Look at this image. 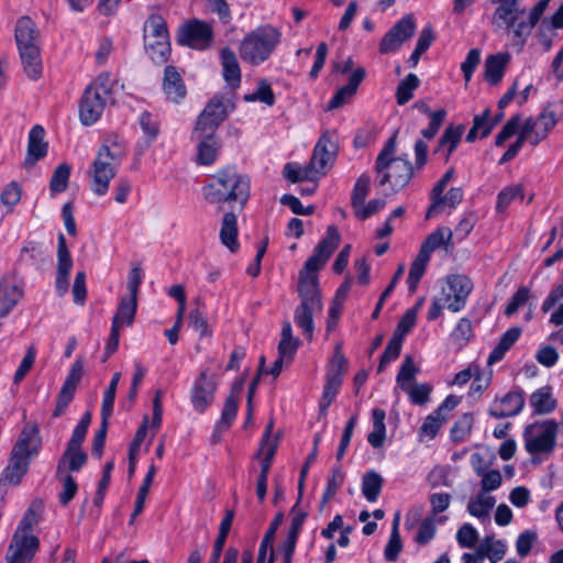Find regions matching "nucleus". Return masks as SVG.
I'll return each mask as SVG.
<instances>
[{
  "instance_id": "864d4df0",
  "label": "nucleus",
  "mask_w": 563,
  "mask_h": 563,
  "mask_svg": "<svg viewBox=\"0 0 563 563\" xmlns=\"http://www.w3.org/2000/svg\"><path fill=\"white\" fill-rule=\"evenodd\" d=\"M419 79L415 74H409L400 81L397 88L396 98L399 104L407 103L411 98L413 90L418 87Z\"/></svg>"
},
{
  "instance_id": "e433bc0d",
  "label": "nucleus",
  "mask_w": 563,
  "mask_h": 563,
  "mask_svg": "<svg viewBox=\"0 0 563 563\" xmlns=\"http://www.w3.org/2000/svg\"><path fill=\"white\" fill-rule=\"evenodd\" d=\"M417 373L418 368L413 364L412 357L406 356L396 377L397 386L402 391H406L410 386L416 384Z\"/></svg>"
},
{
  "instance_id": "13d9d810",
  "label": "nucleus",
  "mask_w": 563,
  "mask_h": 563,
  "mask_svg": "<svg viewBox=\"0 0 563 563\" xmlns=\"http://www.w3.org/2000/svg\"><path fill=\"white\" fill-rule=\"evenodd\" d=\"M521 197L522 189L520 185L508 186L498 194L496 208L499 212H504L514 200Z\"/></svg>"
},
{
  "instance_id": "a878e982",
  "label": "nucleus",
  "mask_w": 563,
  "mask_h": 563,
  "mask_svg": "<svg viewBox=\"0 0 563 563\" xmlns=\"http://www.w3.org/2000/svg\"><path fill=\"white\" fill-rule=\"evenodd\" d=\"M137 308V298L122 297L118 310L112 319V327L121 329L122 327H130L134 321Z\"/></svg>"
},
{
  "instance_id": "58836bf2",
  "label": "nucleus",
  "mask_w": 563,
  "mask_h": 563,
  "mask_svg": "<svg viewBox=\"0 0 563 563\" xmlns=\"http://www.w3.org/2000/svg\"><path fill=\"white\" fill-rule=\"evenodd\" d=\"M383 486V477L376 472H368L363 477L362 493L369 503H375Z\"/></svg>"
},
{
  "instance_id": "0eeeda50",
  "label": "nucleus",
  "mask_w": 563,
  "mask_h": 563,
  "mask_svg": "<svg viewBox=\"0 0 563 563\" xmlns=\"http://www.w3.org/2000/svg\"><path fill=\"white\" fill-rule=\"evenodd\" d=\"M121 157L122 152L117 145H103L99 148L88 170L89 186L95 195L103 196L107 194Z\"/></svg>"
},
{
  "instance_id": "338daca9",
  "label": "nucleus",
  "mask_w": 563,
  "mask_h": 563,
  "mask_svg": "<svg viewBox=\"0 0 563 563\" xmlns=\"http://www.w3.org/2000/svg\"><path fill=\"white\" fill-rule=\"evenodd\" d=\"M417 310L418 308L409 309L401 317L398 325L393 334V336L398 338L400 340H405L406 335L410 332L412 327L416 323L417 319Z\"/></svg>"
},
{
  "instance_id": "ddd939ff",
  "label": "nucleus",
  "mask_w": 563,
  "mask_h": 563,
  "mask_svg": "<svg viewBox=\"0 0 563 563\" xmlns=\"http://www.w3.org/2000/svg\"><path fill=\"white\" fill-rule=\"evenodd\" d=\"M558 122L554 111L547 108L537 118H529L523 123L519 136L531 146L540 144Z\"/></svg>"
},
{
  "instance_id": "b1692460",
  "label": "nucleus",
  "mask_w": 563,
  "mask_h": 563,
  "mask_svg": "<svg viewBox=\"0 0 563 563\" xmlns=\"http://www.w3.org/2000/svg\"><path fill=\"white\" fill-rule=\"evenodd\" d=\"M45 131L42 126L35 125L29 133V146L26 164L32 165L44 157L47 152V144L44 142Z\"/></svg>"
},
{
  "instance_id": "f704fd0d",
  "label": "nucleus",
  "mask_w": 563,
  "mask_h": 563,
  "mask_svg": "<svg viewBox=\"0 0 563 563\" xmlns=\"http://www.w3.org/2000/svg\"><path fill=\"white\" fill-rule=\"evenodd\" d=\"M445 421L446 419L443 418L439 412L435 410L432 411L424 418L421 427L419 428V441L428 442L433 440Z\"/></svg>"
},
{
  "instance_id": "5fc2aeb1",
  "label": "nucleus",
  "mask_w": 563,
  "mask_h": 563,
  "mask_svg": "<svg viewBox=\"0 0 563 563\" xmlns=\"http://www.w3.org/2000/svg\"><path fill=\"white\" fill-rule=\"evenodd\" d=\"M344 474L340 468L332 470L331 476L327 482L325 489L321 499V507H323L331 498L334 497L336 492L343 485Z\"/></svg>"
},
{
  "instance_id": "4c0bfd02",
  "label": "nucleus",
  "mask_w": 563,
  "mask_h": 563,
  "mask_svg": "<svg viewBox=\"0 0 563 563\" xmlns=\"http://www.w3.org/2000/svg\"><path fill=\"white\" fill-rule=\"evenodd\" d=\"M346 363L347 361L341 351V346L338 344L328 364L327 378L342 382L346 372Z\"/></svg>"
},
{
  "instance_id": "09e8293b",
  "label": "nucleus",
  "mask_w": 563,
  "mask_h": 563,
  "mask_svg": "<svg viewBox=\"0 0 563 563\" xmlns=\"http://www.w3.org/2000/svg\"><path fill=\"white\" fill-rule=\"evenodd\" d=\"M86 460L87 455L80 448L68 446L59 463V468L68 467L70 471H79Z\"/></svg>"
},
{
  "instance_id": "412c9836",
  "label": "nucleus",
  "mask_w": 563,
  "mask_h": 563,
  "mask_svg": "<svg viewBox=\"0 0 563 563\" xmlns=\"http://www.w3.org/2000/svg\"><path fill=\"white\" fill-rule=\"evenodd\" d=\"M528 405L533 416H548L554 412L559 406L551 385H543L534 389L528 399Z\"/></svg>"
},
{
  "instance_id": "a18cd8bd",
  "label": "nucleus",
  "mask_w": 563,
  "mask_h": 563,
  "mask_svg": "<svg viewBox=\"0 0 563 563\" xmlns=\"http://www.w3.org/2000/svg\"><path fill=\"white\" fill-rule=\"evenodd\" d=\"M121 378V374L119 372L114 373L111 377L108 388L103 394L102 405H101V417H104V420H109L113 412L114 407V398L117 388Z\"/></svg>"
},
{
  "instance_id": "a19ab883",
  "label": "nucleus",
  "mask_w": 563,
  "mask_h": 563,
  "mask_svg": "<svg viewBox=\"0 0 563 563\" xmlns=\"http://www.w3.org/2000/svg\"><path fill=\"white\" fill-rule=\"evenodd\" d=\"M429 261L430 256L419 251L417 257L411 264L407 279L410 291H415L417 289L418 284L426 272Z\"/></svg>"
},
{
  "instance_id": "2eb2a0df",
  "label": "nucleus",
  "mask_w": 563,
  "mask_h": 563,
  "mask_svg": "<svg viewBox=\"0 0 563 563\" xmlns=\"http://www.w3.org/2000/svg\"><path fill=\"white\" fill-rule=\"evenodd\" d=\"M217 383L213 376L203 369L195 379L190 389V402L198 412H203L213 401Z\"/></svg>"
},
{
  "instance_id": "20e7f679",
  "label": "nucleus",
  "mask_w": 563,
  "mask_h": 563,
  "mask_svg": "<svg viewBox=\"0 0 563 563\" xmlns=\"http://www.w3.org/2000/svg\"><path fill=\"white\" fill-rule=\"evenodd\" d=\"M280 32L269 25L246 34L240 43L239 53L245 63L257 66L267 60L280 43Z\"/></svg>"
},
{
  "instance_id": "423d86ee",
  "label": "nucleus",
  "mask_w": 563,
  "mask_h": 563,
  "mask_svg": "<svg viewBox=\"0 0 563 563\" xmlns=\"http://www.w3.org/2000/svg\"><path fill=\"white\" fill-rule=\"evenodd\" d=\"M114 84L109 73H102L86 88L79 104L82 124L91 125L100 119Z\"/></svg>"
},
{
  "instance_id": "4d7b16f0",
  "label": "nucleus",
  "mask_w": 563,
  "mask_h": 563,
  "mask_svg": "<svg viewBox=\"0 0 563 563\" xmlns=\"http://www.w3.org/2000/svg\"><path fill=\"white\" fill-rule=\"evenodd\" d=\"M71 266V260H58L56 289L60 296L67 292Z\"/></svg>"
},
{
  "instance_id": "473e14b6",
  "label": "nucleus",
  "mask_w": 563,
  "mask_h": 563,
  "mask_svg": "<svg viewBox=\"0 0 563 563\" xmlns=\"http://www.w3.org/2000/svg\"><path fill=\"white\" fill-rule=\"evenodd\" d=\"M463 133V125H449L439 141L437 152H443L444 158L449 159L452 152L457 147Z\"/></svg>"
},
{
  "instance_id": "f03ea898",
  "label": "nucleus",
  "mask_w": 563,
  "mask_h": 563,
  "mask_svg": "<svg viewBox=\"0 0 563 563\" xmlns=\"http://www.w3.org/2000/svg\"><path fill=\"white\" fill-rule=\"evenodd\" d=\"M250 190L251 184L246 176L234 168H224L217 172L203 187V196L207 202L220 210L225 203H238L242 209L249 200Z\"/></svg>"
},
{
  "instance_id": "0e129e2a",
  "label": "nucleus",
  "mask_w": 563,
  "mask_h": 563,
  "mask_svg": "<svg viewBox=\"0 0 563 563\" xmlns=\"http://www.w3.org/2000/svg\"><path fill=\"white\" fill-rule=\"evenodd\" d=\"M21 199V188L16 183L7 185L0 196V203L7 209V212L19 203Z\"/></svg>"
},
{
  "instance_id": "4be33fe9",
  "label": "nucleus",
  "mask_w": 563,
  "mask_h": 563,
  "mask_svg": "<svg viewBox=\"0 0 563 563\" xmlns=\"http://www.w3.org/2000/svg\"><path fill=\"white\" fill-rule=\"evenodd\" d=\"M162 86L166 99L175 103L183 100L187 93L181 76L173 66L165 68Z\"/></svg>"
},
{
  "instance_id": "1a4fd4ad",
  "label": "nucleus",
  "mask_w": 563,
  "mask_h": 563,
  "mask_svg": "<svg viewBox=\"0 0 563 563\" xmlns=\"http://www.w3.org/2000/svg\"><path fill=\"white\" fill-rule=\"evenodd\" d=\"M474 470L482 476V490L468 503V512L481 520L488 519L493 508V473L482 466L483 457L478 452L471 457Z\"/></svg>"
},
{
  "instance_id": "de8ad7c7",
  "label": "nucleus",
  "mask_w": 563,
  "mask_h": 563,
  "mask_svg": "<svg viewBox=\"0 0 563 563\" xmlns=\"http://www.w3.org/2000/svg\"><path fill=\"white\" fill-rule=\"evenodd\" d=\"M70 176V167L63 163L59 164L51 178L49 190L52 195L60 194L66 190Z\"/></svg>"
},
{
  "instance_id": "603ef678",
  "label": "nucleus",
  "mask_w": 563,
  "mask_h": 563,
  "mask_svg": "<svg viewBox=\"0 0 563 563\" xmlns=\"http://www.w3.org/2000/svg\"><path fill=\"white\" fill-rule=\"evenodd\" d=\"M273 422H269L266 427L263 435L261 446L258 450V456L262 460L272 461L277 450V438L272 435Z\"/></svg>"
},
{
  "instance_id": "dca6fc26",
  "label": "nucleus",
  "mask_w": 563,
  "mask_h": 563,
  "mask_svg": "<svg viewBox=\"0 0 563 563\" xmlns=\"http://www.w3.org/2000/svg\"><path fill=\"white\" fill-rule=\"evenodd\" d=\"M229 114V104L221 98H213L206 106L202 113L199 115L196 128L197 133L205 132L214 134L217 128Z\"/></svg>"
},
{
  "instance_id": "393cba45",
  "label": "nucleus",
  "mask_w": 563,
  "mask_h": 563,
  "mask_svg": "<svg viewBox=\"0 0 563 563\" xmlns=\"http://www.w3.org/2000/svg\"><path fill=\"white\" fill-rule=\"evenodd\" d=\"M19 52L26 75L32 79H36L42 71L38 44L21 46Z\"/></svg>"
},
{
  "instance_id": "aec40b11",
  "label": "nucleus",
  "mask_w": 563,
  "mask_h": 563,
  "mask_svg": "<svg viewBox=\"0 0 563 563\" xmlns=\"http://www.w3.org/2000/svg\"><path fill=\"white\" fill-rule=\"evenodd\" d=\"M211 27L200 21H194L183 25L178 33V42L192 48L202 49L211 41Z\"/></svg>"
},
{
  "instance_id": "cd10ccee",
  "label": "nucleus",
  "mask_w": 563,
  "mask_h": 563,
  "mask_svg": "<svg viewBox=\"0 0 563 563\" xmlns=\"http://www.w3.org/2000/svg\"><path fill=\"white\" fill-rule=\"evenodd\" d=\"M21 296V289L13 282H0V318L5 317L15 307Z\"/></svg>"
},
{
  "instance_id": "69168bd1",
  "label": "nucleus",
  "mask_w": 563,
  "mask_h": 563,
  "mask_svg": "<svg viewBox=\"0 0 563 563\" xmlns=\"http://www.w3.org/2000/svg\"><path fill=\"white\" fill-rule=\"evenodd\" d=\"M402 342V340L391 336L385 349L384 354L380 357L378 372H383L387 364H389L391 361L396 360L399 356Z\"/></svg>"
},
{
  "instance_id": "a211bd4d",
  "label": "nucleus",
  "mask_w": 563,
  "mask_h": 563,
  "mask_svg": "<svg viewBox=\"0 0 563 563\" xmlns=\"http://www.w3.org/2000/svg\"><path fill=\"white\" fill-rule=\"evenodd\" d=\"M495 14L509 31L519 37V25L526 19L522 0H495Z\"/></svg>"
},
{
  "instance_id": "bb28decb",
  "label": "nucleus",
  "mask_w": 563,
  "mask_h": 563,
  "mask_svg": "<svg viewBox=\"0 0 563 563\" xmlns=\"http://www.w3.org/2000/svg\"><path fill=\"white\" fill-rule=\"evenodd\" d=\"M221 64L225 82L232 88L238 87L241 81V69L234 52L223 48L221 51Z\"/></svg>"
},
{
  "instance_id": "9d476101",
  "label": "nucleus",
  "mask_w": 563,
  "mask_h": 563,
  "mask_svg": "<svg viewBox=\"0 0 563 563\" xmlns=\"http://www.w3.org/2000/svg\"><path fill=\"white\" fill-rule=\"evenodd\" d=\"M145 46L155 63H163L170 52L169 34L164 19L152 15L144 26Z\"/></svg>"
},
{
  "instance_id": "c9c22d12",
  "label": "nucleus",
  "mask_w": 563,
  "mask_h": 563,
  "mask_svg": "<svg viewBox=\"0 0 563 563\" xmlns=\"http://www.w3.org/2000/svg\"><path fill=\"white\" fill-rule=\"evenodd\" d=\"M492 128L493 119L490 110L487 108L482 112V114L475 115L473 126L470 130L466 140L468 142H473L476 139H483L490 133Z\"/></svg>"
},
{
  "instance_id": "c85d7f7f",
  "label": "nucleus",
  "mask_w": 563,
  "mask_h": 563,
  "mask_svg": "<svg viewBox=\"0 0 563 563\" xmlns=\"http://www.w3.org/2000/svg\"><path fill=\"white\" fill-rule=\"evenodd\" d=\"M18 47L36 45L38 41V31L35 23L27 16L18 20L14 30Z\"/></svg>"
},
{
  "instance_id": "f8f14e48",
  "label": "nucleus",
  "mask_w": 563,
  "mask_h": 563,
  "mask_svg": "<svg viewBox=\"0 0 563 563\" xmlns=\"http://www.w3.org/2000/svg\"><path fill=\"white\" fill-rule=\"evenodd\" d=\"M472 282L464 275L448 276L442 285L440 296L446 302V309L459 312L466 303L472 291Z\"/></svg>"
},
{
  "instance_id": "7ed1b4c3",
  "label": "nucleus",
  "mask_w": 563,
  "mask_h": 563,
  "mask_svg": "<svg viewBox=\"0 0 563 563\" xmlns=\"http://www.w3.org/2000/svg\"><path fill=\"white\" fill-rule=\"evenodd\" d=\"M40 439L33 426H25L11 452L1 477L3 484L18 485L27 472L31 459L37 454Z\"/></svg>"
},
{
  "instance_id": "6e6d98bb",
  "label": "nucleus",
  "mask_w": 563,
  "mask_h": 563,
  "mask_svg": "<svg viewBox=\"0 0 563 563\" xmlns=\"http://www.w3.org/2000/svg\"><path fill=\"white\" fill-rule=\"evenodd\" d=\"M244 100L247 102L260 101L266 106H273L275 102V96L271 86L267 82L262 81L252 93L244 96Z\"/></svg>"
},
{
  "instance_id": "9b49d317",
  "label": "nucleus",
  "mask_w": 563,
  "mask_h": 563,
  "mask_svg": "<svg viewBox=\"0 0 563 563\" xmlns=\"http://www.w3.org/2000/svg\"><path fill=\"white\" fill-rule=\"evenodd\" d=\"M339 151V136L335 131H327L319 139L310 159L311 168L318 177L327 174L334 164Z\"/></svg>"
},
{
  "instance_id": "774afa93",
  "label": "nucleus",
  "mask_w": 563,
  "mask_h": 563,
  "mask_svg": "<svg viewBox=\"0 0 563 563\" xmlns=\"http://www.w3.org/2000/svg\"><path fill=\"white\" fill-rule=\"evenodd\" d=\"M432 388L428 384H415L409 387L405 393L408 395L410 401L415 405H424L429 400Z\"/></svg>"
},
{
  "instance_id": "79ce46f5",
  "label": "nucleus",
  "mask_w": 563,
  "mask_h": 563,
  "mask_svg": "<svg viewBox=\"0 0 563 563\" xmlns=\"http://www.w3.org/2000/svg\"><path fill=\"white\" fill-rule=\"evenodd\" d=\"M139 124L143 133V139L147 144H151L157 139L159 134L157 117L150 112H142L139 117Z\"/></svg>"
},
{
  "instance_id": "6ab92c4d",
  "label": "nucleus",
  "mask_w": 563,
  "mask_h": 563,
  "mask_svg": "<svg viewBox=\"0 0 563 563\" xmlns=\"http://www.w3.org/2000/svg\"><path fill=\"white\" fill-rule=\"evenodd\" d=\"M85 364H86L85 357L79 356L76 358V361L70 366L67 377L63 384V387H62L59 396H58L56 410H55L56 416L60 415L64 411V409L68 406V404L71 401V399L75 395V391L77 389V386L82 378Z\"/></svg>"
},
{
  "instance_id": "37998d69",
  "label": "nucleus",
  "mask_w": 563,
  "mask_h": 563,
  "mask_svg": "<svg viewBox=\"0 0 563 563\" xmlns=\"http://www.w3.org/2000/svg\"><path fill=\"white\" fill-rule=\"evenodd\" d=\"M522 333L520 327L509 328L499 339L495 346V362L500 361L511 346L519 340Z\"/></svg>"
},
{
  "instance_id": "680f3d73",
  "label": "nucleus",
  "mask_w": 563,
  "mask_h": 563,
  "mask_svg": "<svg viewBox=\"0 0 563 563\" xmlns=\"http://www.w3.org/2000/svg\"><path fill=\"white\" fill-rule=\"evenodd\" d=\"M275 526H271L258 550L257 563H273V541L275 538Z\"/></svg>"
},
{
  "instance_id": "39448f33",
  "label": "nucleus",
  "mask_w": 563,
  "mask_h": 563,
  "mask_svg": "<svg viewBox=\"0 0 563 563\" xmlns=\"http://www.w3.org/2000/svg\"><path fill=\"white\" fill-rule=\"evenodd\" d=\"M396 136H391L376 159V170L382 176L380 185L389 184L391 190L402 189L412 176L410 163L401 157H395Z\"/></svg>"
},
{
  "instance_id": "c03bdc74",
  "label": "nucleus",
  "mask_w": 563,
  "mask_h": 563,
  "mask_svg": "<svg viewBox=\"0 0 563 563\" xmlns=\"http://www.w3.org/2000/svg\"><path fill=\"white\" fill-rule=\"evenodd\" d=\"M550 0H540L530 12L526 11V19L519 25V37L530 34L533 26L540 20Z\"/></svg>"
},
{
  "instance_id": "c756f323",
  "label": "nucleus",
  "mask_w": 563,
  "mask_h": 563,
  "mask_svg": "<svg viewBox=\"0 0 563 563\" xmlns=\"http://www.w3.org/2000/svg\"><path fill=\"white\" fill-rule=\"evenodd\" d=\"M386 413L383 409L376 408L372 411V431L367 434V441L374 449H379L386 440Z\"/></svg>"
},
{
  "instance_id": "e2e57ef3",
  "label": "nucleus",
  "mask_w": 563,
  "mask_h": 563,
  "mask_svg": "<svg viewBox=\"0 0 563 563\" xmlns=\"http://www.w3.org/2000/svg\"><path fill=\"white\" fill-rule=\"evenodd\" d=\"M456 541L461 548L472 549L478 541V533L472 525L464 523L456 532Z\"/></svg>"
},
{
  "instance_id": "72a5a7b5",
  "label": "nucleus",
  "mask_w": 563,
  "mask_h": 563,
  "mask_svg": "<svg viewBox=\"0 0 563 563\" xmlns=\"http://www.w3.org/2000/svg\"><path fill=\"white\" fill-rule=\"evenodd\" d=\"M452 239L453 232L450 228H439L427 238V240L422 243L420 251L430 256L431 253L437 249L441 246H448Z\"/></svg>"
},
{
  "instance_id": "4468645a",
  "label": "nucleus",
  "mask_w": 563,
  "mask_h": 563,
  "mask_svg": "<svg viewBox=\"0 0 563 563\" xmlns=\"http://www.w3.org/2000/svg\"><path fill=\"white\" fill-rule=\"evenodd\" d=\"M416 27L417 25L411 14L404 16L385 34L379 44V52L382 54L396 52L413 35Z\"/></svg>"
},
{
  "instance_id": "49530a36",
  "label": "nucleus",
  "mask_w": 563,
  "mask_h": 563,
  "mask_svg": "<svg viewBox=\"0 0 563 563\" xmlns=\"http://www.w3.org/2000/svg\"><path fill=\"white\" fill-rule=\"evenodd\" d=\"M401 549H402V544H401L400 534H399V517L397 516L394 519L390 537H389L388 543L385 547V551H384L385 559L388 562L396 561L399 553L401 552Z\"/></svg>"
},
{
  "instance_id": "8fccbe9b",
  "label": "nucleus",
  "mask_w": 563,
  "mask_h": 563,
  "mask_svg": "<svg viewBox=\"0 0 563 563\" xmlns=\"http://www.w3.org/2000/svg\"><path fill=\"white\" fill-rule=\"evenodd\" d=\"M155 473H156V467L154 465H151L141 487L139 488L132 519H134L136 516H139L143 511L144 506H145V500L148 495L150 487L153 483Z\"/></svg>"
},
{
  "instance_id": "7c9ffc66",
  "label": "nucleus",
  "mask_w": 563,
  "mask_h": 563,
  "mask_svg": "<svg viewBox=\"0 0 563 563\" xmlns=\"http://www.w3.org/2000/svg\"><path fill=\"white\" fill-rule=\"evenodd\" d=\"M220 239L223 245L234 252L239 247L238 243V221L233 212H227L223 217Z\"/></svg>"
},
{
  "instance_id": "052dcab7",
  "label": "nucleus",
  "mask_w": 563,
  "mask_h": 563,
  "mask_svg": "<svg viewBox=\"0 0 563 563\" xmlns=\"http://www.w3.org/2000/svg\"><path fill=\"white\" fill-rule=\"evenodd\" d=\"M238 411V401L234 397H229L224 404L221 419L217 423V431L227 430L234 421Z\"/></svg>"
},
{
  "instance_id": "2f4dec72",
  "label": "nucleus",
  "mask_w": 563,
  "mask_h": 563,
  "mask_svg": "<svg viewBox=\"0 0 563 563\" xmlns=\"http://www.w3.org/2000/svg\"><path fill=\"white\" fill-rule=\"evenodd\" d=\"M525 399L522 393L510 391L498 402V409L495 408V417H511L519 413L523 407Z\"/></svg>"
},
{
  "instance_id": "f3484780",
  "label": "nucleus",
  "mask_w": 563,
  "mask_h": 563,
  "mask_svg": "<svg viewBox=\"0 0 563 563\" xmlns=\"http://www.w3.org/2000/svg\"><path fill=\"white\" fill-rule=\"evenodd\" d=\"M38 549V539L33 534L14 532L7 553L8 563H30Z\"/></svg>"
},
{
  "instance_id": "6e6552de",
  "label": "nucleus",
  "mask_w": 563,
  "mask_h": 563,
  "mask_svg": "<svg viewBox=\"0 0 563 563\" xmlns=\"http://www.w3.org/2000/svg\"><path fill=\"white\" fill-rule=\"evenodd\" d=\"M559 423L541 419L528 423L522 432L525 450L532 456L550 455L556 445Z\"/></svg>"
},
{
  "instance_id": "f257e3e1",
  "label": "nucleus",
  "mask_w": 563,
  "mask_h": 563,
  "mask_svg": "<svg viewBox=\"0 0 563 563\" xmlns=\"http://www.w3.org/2000/svg\"><path fill=\"white\" fill-rule=\"evenodd\" d=\"M340 233L335 227H329L327 235L314 247L298 276V294L301 303L295 311V323L306 338L311 339L314 330L313 318L322 312V301L318 285V272L324 267L338 249Z\"/></svg>"
},
{
  "instance_id": "bf43d9fd",
  "label": "nucleus",
  "mask_w": 563,
  "mask_h": 563,
  "mask_svg": "<svg viewBox=\"0 0 563 563\" xmlns=\"http://www.w3.org/2000/svg\"><path fill=\"white\" fill-rule=\"evenodd\" d=\"M371 180L367 176H361L353 188L352 192V206L354 211L365 203L366 197L369 192Z\"/></svg>"
},
{
  "instance_id": "3c124183",
  "label": "nucleus",
  "mask_w": 563,
  "mask_h": 563,
  "mask_svg": "<svg viewBox=\"0 0 563 563\" xmlns=\"http://www.w3.org/2000/svg\"><path fill=\"white\" fill-rule=\"evenodd\" d=\"M493 552V538L487 536L479 543L475 553H464L462 556V563H477V561H482L484 559H488L493 562L492 558Z\"/></svg>"
},
{
  "instance_id": "ea45409f",
  "label": "nucleus",
  "mask_w": 563,
  "mask_h": 563,
  "mask_svg": "<svg viewBox=\"0 0 563 563\" xmlns=\"http://www.w3.org/2000/svg\"><path fill=\"white\" fill-rule=\"evenodd\" d=\"M284 176L292 183L302 180H317L319 177L314 174L310 163L302 167L295 163H288L284 167Z\"/></svg>"
},
{
  "instance_id": "5701e85b",
  "label": "nucleus",
  "mask_w": 563,
  "mask_h": 563,
  "mask_svg": "<svg viewBox=\"0 0 563 563\" xmlns=\"http://www.w3.org/2000/svg\"><path fill=\"white\" fill-rule=\"evenodd\" d=\"M192 136L199 142L198 162L202 165H211L214 163L219 150V142L214 137V134L205 132L197 133V130H194Z\"/></svg>"
}]
</instances>
